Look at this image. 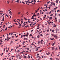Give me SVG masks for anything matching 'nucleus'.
<instances>
[{
  "label": "nucleus",
  "instance_id": "obj_57",
  "mask_svg": "<svg viewBox=\"0 0 60 60\" xmlns=\"http://www.w3.org/2000/svg\"><path fill=\"white\" fill-rule=\"evenodd\" d=\"M6 52H8V50H7L6 51Z\"/></svg>",
  "mask_w": 60,
  "mask_h": 60
},
{
  "label": "nucleus",
  "instance_id": "obj_7",
  "mask_svg": "<svg viewBox=\"0 0 60 60\" xmlns=\"http://www.w3.org/2000/svg\"><path fill=\"white\" fill-rule=\"evenodd\" d=\"M4 41V39H2L1 40V41H0V42H3V41Z\"/></svg>",
  "mask_w": 60,
  "mask_h": 60
},
{
  "label": "nucleus",
  "instance_id": "obj_35",
  "mask_svg": "<svg viewBox=\"0 0 60 60\" xmlns=\"http://www.w3.org/2000/svg\"><path fill=\"white\" fill-rule=\"evenodd\" d=\"M26 36V35H23V36H24V37H25Z\"/></svg>",
  "mask_w": 60,
  "mask_h": 60
},
{
  "label": "nucleus",
  "instance_id": "obj_28",
  "mask_svg": "<svg viewBox=\"0 0 60 60\" xmlns=\"http://www.w3.org/2000/svg\"><path fill=\"white\" fill-rule=\"evenodd\" d=\"M27 50H29V48H27Z\"/></svg>",
  "mask_w": 60,
  "mask_h": 60
},
{
  "label": "nucleus",
  "instance_id": "obj_43",
  "mask_svg": "<svg viewBox=\"0 0 60 60\" xmlns=\"http://www.w3.org/2000/svg\"><path fill=\"white\" fill-rule=\"evenodd\" d=\"M21 38H22V37H23V35H21Z\"/></svg>",
  "mask_w": 60,
  "mask_h": 60
},
{
  "label": "nucleus",
  "instance_id": "obj_17",
  "mask_svg": "<svg viewBox=\"0 0 60 60\" xmlns=\"http://www.w3.org/2000/svg\"><path fill=\"white\" fill-rule=\"evenodd\" d=\"M30 48H33V47H32V46L31 45H30Z\"/></svg>",
  "mask_w": 60,
  "mask_h": 60
},
{
  "label": "nucleus",
  "instance_id": "obj_38",
  "mask_svg": "<svg viewBox=\"0 0 60 60\" xmlns=\"http://www.w3.org/2000/svg\"><path fill=\"white\" fill-rule=\"evenodd\" d=\"M6 16H7V17H8V15H7V14H6Z\"/></svg>",
  "mask_w": 60,
  "mask_h": 60
},
{
  "label": "nucleus",
  "instance_id": "obj_41",
  "mask_svg": "<svg viewBox=\"0 0 60 60\" xmlns=\"http://www.w3.org/2000/svg\"><path fill=\"white\" fill-rule=\"evenodd\" d=\"M38 49H37L36 50V51H38Z\"/></svg>",
  "mask_w": 60,
  "mask_h": 60
},
{
  "label": "nucleus",
  "instance_id": "obj_34",
  "mask_svg": "<svg viewBox=\"0 0 60 60\" xmlns=\"http://www.w3.org/2000/svg\"><path fill=\"white\" fill-rule=\"evenodd\" d=\"M25 52V51L23 50L22 51V52H23V53H24Z\"/></svg>",
  "mask_w": 60,
  "mask_h": 60
},
{
  "label": "nucleus",
  "instance_id": "obj_59",
  "mask_svg": "<svg viewBox=\"0 0 60 60\" xmlns=\"http://www.w3.org/2000/svg\"><path fill=\"white\" fill-rule=\"evenodd\" d=\"M37 55H38V56H39V53H38L37 54Z\"/></svg>",
  "mask_w": 60,
  "mask_h": 60
},
{
  "label": "nucleus",
  "instance_id": "obj_8",
  "mask_svg": "<svg viewBox=\"0 0 60 60\" xmlns=\"http://www.w3.org/2000/svg\"><path fill=\"white\" fill-rule=\"evenodd\" d=\"M19 39H17V40H15V41H18V40H19Z\"/></svg>",
  "mask_w": 60,
  "mask_h": 60
},
{
  "label": "nucleus",
  "instance_id": "obj_27",
  "mask_svg": "<svg viewBox=\"0 0 60 60\" xmlns=\"http://www.w3.org/2000/svg\"><path fill=\"white\" fill-rule=\"evenodd\" d=\"M40 35L41 36H43V35L42 34H40Z\"/></svg>",
  "mask_w": 60,
  "mask_h": 60
},
{
  "label": "nucleus",
  "instance_id": "obj_45",
  "mask_svg": "<svg viewBox=\"0 0 60 60\" xmlns=\"http://www.w3.org/2000/svg\"><path fill=\"white\" fill-rule=\"evenodd\" d=\"M52 46H54V43H53L52 44Z\"/></svg>",
  "mask_w": 60,
  "mask_h": 60
},
{
  "label": "nucleus",
  "instance_id": "obj_42",
  "mask_svg": "<svg viewBox=\"0 0 60 60\" xmlns=\"http://www.w3.org/2000/svg\"><path fill=\"white\" fill-rule=\"evenodd\" d=\"M23 57L24 58H26V56H24Z\"/></svg>",
  "mask_w": 60,
  "mask_h": 60
},
{
  "label": "nucleus",
  "instance_id": "obj_51",
  "mask_svg": "<svg viewBox=\"0 0 60 60\" xmlns=\"http://www.w3.org/2000/svg\"><path fill=\"white\" fill-rule=\"evenodd\" d=\"M0 12H3V11H0Z\"/></svg>",
  "mask_w": 60,
  "mask_h": 60
},
{
  "label": "nucleus",
  "instance_id": "obj_53",
  "mask_svg": "<svg viewBox=\"0 0 60 60\" xmlns=\"http://www.w3.org/2000/svg\"><path fill=\"white\" fill-rule=\"evenodd\" d=\"M26 36L27 37L28 36V35H26Z\"/></svg>",
  "mask_w": 60,
  "mask_h": 60
},
{
  "label": "nucleus",
  "instance_id": "obj_30",
  "mask_svg": "<svg viewBox=\"0 0 60 60\" xmlns=\"http://www.w3.org/2000/svg\"><path fill=\"white\" fill-rule=\"evenodd\" d=\"M31 19H34V17H32L31 18Z\"/></svg>",
  "mask_w": 60,
  "mask_h": 60
},
{
  "label": "nucleus",
  "instance_id": "obj_11",
  "mask_svg": "<svg viewBox=\"0 0 60 60\" xmlns=\"http://www.w3.org/2000/svg\"><path fill=\"white\" fill-rule=\"evenodd\" d=\"M24 19L25 20H27V19H26V18H25Z\"/></svg>",
  "mask_w": 60,
  "mask_h": 60
},
{
  "label": "nucleus",
  "instance_id": "obj_61",
  "mask_svg": "<svg viewBox=\"0 0 60 60\" xmlns=\"http://www.w3.org/2000/svg\"><path fill=\"white\" fill-rule=\"evenodd\" d=\"M58 15H59V16H60V14H58Z\"/></svg>",
  "mask_w": 60,
  "mask_h": 60
},
{
  "label": "nucleus",
  "instance_id": "obj_23",
  "mask_svg": "<svg viewBox=\"0 0 60 60\" xmlns=\"http://www.w3.org/2000/svg\"><path fill=\"white\" fill-rule=\"evenodd\" d=\"M56 60H59V59L58 58H56Z\"/></svg>",
  "mask_w": 60,
  "mask_h": 60
},
{
  "label": "nucleus",
  "instance_id": "obj_48",
  "mask_svg": "<svg viewBox=\"0 0 60 60\" xmlns=\"http://www.w3.org/2000/svg\"><path fill=\"white\" fill-rule=\"evenodd\" d=\"M54 39V38H53V39H51V41H52V40H53V39Z\"/></svg>",
  "mask_w": 60,
  "mask_h": 60
},
{
  "label": "nucleus",
  "instance_id": "obj_62",
  "mask_svg": "<svg viewBox=\"0 0 60 60\" xmlns=\"http://www.w3.org/2000/svg\"><path fill=\"white\" fill-rule=\"evenodd\" d=\"M34 17V15H33V16H32V17Z\"/></svg>",
  "mask_w": 60,
  "mask_h": 60
},
{
  "label": "nucleus",
  "instance_id": "obj_63",
  "mask_svg": "<svg viewBox=\"0 0 60 60\" xmlns=\"http://www.w3.org/2000/svg\"><path fill=\"white\" fill-rule=\"evenodd\" d=\"M5 48H6V49H7V48L6 47Z\"/></svg>",
  "mask_w": 60,
  "mask_h": 60
},
{
  "label": "nucleus",
  "instance_id": "obj_37",
  "mask_svg": "<svg viewBox=\"0 0 60 60\" xmlns=\"http://www.w3.org/2000/svg\"><path fill=\"white\" fill-rule=\"evenodd\" d=\"M11 43H12V42H13V41H11Z\"/></svg>",
  "mask_w": 60,
  "mask_h": 60
},
{
  "label": "nucleus",
  "instance_id": "obj_19",
  "mask_svg": "<svg viewBox=\"0 0 60 60\" xmlns=\"http://www.w3.org/2000/svg\"><path fill=\"white\" fill-rule=\"evenodd\" d=\"M39 15V13H38L37 14V16H38V15Z\"/></svg>",
  "mask_w": 60,
  "mask_h": 60
},
{
  "label": "nucleus",
  "instance_id": "obj_46",
  "mask_svg": "<svg viewBox=\"0 0 60 60\" xmlns=\"http://www.w3.org/2000/svg\"><path fill=\"white\" fill-rule=\"evenodd\" d=\"M20 26H21V24H20L19 25Z\"/></svg>",
  "mask_w": 60,
  "mask_h": 60
},
{
  "label": "nucleus",
  "instance_id": "obj_25",
  "mask_svg": "<svg viewBox=\"0 0 60 60\" xmlns=\"http://www.w3.org/2000/svg\"><path fill=\"white\" fill-rule=\"evenodd\" d=\"M4 26H5V25H4V26H3V28H4L5 27H4Z\"/></svg>",
  "mask_w": 60,
  "mask_h": 60
},
{
  "label": "nucleus",
  "instance_id": "obj_32",
  "mask_svg": "<svg viewBox=\"0 0 60 60\" xmlns=\"http://www.w3.org/2000/svg\"><path fill=\"white\" fill-rule=\"evenodd\" d=\"M30 36H32V35L31 34H30Z\"/></svg>",
  "mask_w": 60,
  "mask_h": 60
},
{
  "label": "nucleus",
  "instance_id": "obj_24",
  "mask_svg": "<svg viewBox=\"0 0 60 60\" xmlns=\"http://www.w3.org/2000/svg\"><path fill=\"white\" fill-rule=\"evenodd\" d=\"M20 51L18 50L17 52H20Z\"/></svg>",
  "mask_w": 60,
  "mask_h": 60
},
{
  "label": "nucleus",
  "instance_id": "obj_36",
  "mask_svg": "<svg viewBox=\"0 0 60 60\" xmlns=\"http://www.w3.org/2000/svg\"><path fill=\"white\" fill-rule=\"evenodd\" d=\"M3 53H2L1 54V56H3Z\"/></svg>",
  "mask_w": 60,
  "mask_h": 60
},
{
  "label": "nucleus",
  "instance_id": "obj_5",
  "mask_svg": "<svg viewBox=\"0 0 60 60\" xmlns=\"http://www.w3.org/2000/svg\"><path fill=\"white\" fill-rule=\"evenodd\" d=\"M52 50H54V47H52Z\"/></svg>",
  "mask_w": 60,
  "mask_h": 60
},
{
  "label": "nucleus",
  "instance_id": "obj_13",
  "mask_svg": "<svg viewBox=\"0 0 60 60\" xmlns=\"http://www.w3.org/2000/svg\"><path fill=\"white\" fill-rule=\"evenodd\" d=\"M28 58H30V56L29 55H28Z\"/></svg>",
  "mask_w": 60,
  "mask_h": 60
},
{
  "label": "nucleus",
  "instance_id": "obj_39",
  "mask_svg": "<svg viewBox=\"0 0 60 60\" xmlns=\"http://www.w3.org/2000/svg\"><path fill=\"white\" fill-rule=\"evenodd\" d=\"M14 50L13 49H11V51H12V50Z\"/></svg>",
  "mask_w": 60,
  "mask_h": 60
},
{
  "label": "nucleus",
  "instance_id": "obj_16",
  "mask_svg": "<svg viewBox=\"0 0 60 60\" xmlns=\"http://www.w3.org/2000/svg\"><path fill=\"white\" fill-rule=\"evenodd\" d=\"M40 59H41V58H40V57H39L38 60H40Z\"/></svg>",
  "mask_w": 60,
  "mask_h": 60
},
{
  "label": "nucleus",
  "instance_id": "obj_1",
  "mask_svg": "<svg viewBox=\"0 0 60 60\" xmlns=\"http://www.w3.org/2000/svg\"><path fill=\"white\" fill-rule=\"evenodd\" d=\"M42 41H43V40H42L40 41L41 44H42Z\"/></svg>",
  "mask_w": 60,
  "mask_h": 60
},
{
  "label": "nucleus",
  "instance_id": "obj_12",
  "mask_svg": "<svg viewBox=\"0 0 60 60\" xmlns=\"http://www.w3.org/2000/svg\"><path fill=\"white\" fill-rule=\"evenodd\" d=\"M12 27V26H10V27H8V28H11V27Z\"/></svg>",
  "mask_w": 60,
  "mask_h": 60
},
{
  "label": "nucleus",
  "instance_id": "obj_52",
  "mask_svg": "<svg viewBox=\"0 0 60 60\" xmlns=\"http://www.w3.org/2000/svg\"><path fill=\"white\" fill-rule=\"evenodd\" d=\"M41 19V20H42V18H41L40 19Z\"/></svg>",
  "mask_w": 60,
  "mask_h": 60
},
{
  "label": "nucleus",
  "instance_id": "obj_58",
  "mask_svg": "<svg viewBox=\"0 0 60 60\" xmlns=\"http://www.w3.org/2000/svg\"><path fill=\"white\" fill-rule=\"evenodd\" d=\"M38 49H40V47H38Z\"/></svg>",
  "mask_w": 60,
  "mask_h": 60
},
{
  "label": "nucleus",
  "instance_id": "obj_26",
  "mask_svg": "<svg viewBox=\"0 0 60 60\" xmlns=\"http://www.w3.org/2000/svg\"><path fill=\"white\" fill-rule=\"evenodd\" d=\"M11 57H15V56H14L13 55V56H12Z\"/></svg>",
  "mask_w": 60,
  "mask_h": 60
},
{
  "label": "nucleus",
  "instance_id": "obj_15",
  "mask_svg": "<svg viewBox=\"0 0 60 60\" xmlns=\"http://www.w3.org/2000/svg\"><path fill=\"white\" fill-rule=\"evenodd\" d=\"M56 3H58V0H56Z\"/></svg>",
  "mask_w": 60,
  "mask_h": 60
},
{
  "label": "nucleus",
  "instance_id": "obj_10",
  "mask_svg": "<svg viewBox=\"0 0 60 60\" xmlns=\"http://www.w3.org/2000/svg\"><path fill=\"white\" fill-rule=\"evenodd\" d=\"M37 37L38 38H40V36H39V35H38V36H37Z\"/></svg>",
  "mask_w": 60,
  "mask_h": 60
},
{
  "label": "nucleus",
  "instance_id": "obj_54",
  "mask_svg": "<svg viewBox=\"0 0 60 60\" xmlns=\"http://www.w3.org/2000/svg\"><path fill=\"white\" fill-rule=\"evenodd\" d=\"M54 32V30H52V32Z\"/></svg>",
  "mask_w": 60,
  "mask_h": 60
},
{
  "label": "nucleus",
  "instance_id": "obj_44",
  "mask_svg": "<svg viewBox=\"0 0 60 60\" xmlns=\"http://www.w3.org/2000/svg\"><path fill=\"white\" fill-rule=\"evenodd\" d=\"M21 24H22L23 23V21H21Z\"/></svg>",
  "mask_w": 60,
  "mask_h": 60
},
{
  "label": "nucleus",
  "instance_id": "obj_56",
  "mask_svg": "<svg viewBox=\"0 0 60 60\" xmlns=\"http://www.w3.org/2000/svg\"><path fill=\"white\" fill-rule=\"evenodd\" d=\"M11 35H12V34H13V33H11Z\"/></svg>",
  "mask_w": 60,
  "mask_h": 60
},
{
  "label": "nucleus",
  "instance_id": "obj_18",
  "mask_svg": "<svg viewBox=\"0 0 60 60\" xmlns=\"http://www.w3.org/2000/svg\"><path fill=\"white\" fill-rule=\"evenodd\" d=\"M53 14H52L50 15V16H53Z\"/></svg>",
  "mask_w": 60,
  "mask_h": 60
},
{
  "label": "nucleus",
  "instance_id": "obj_9",
  "mask_svg": "<svg viewBox=\"0 0 60 60\" xmlns=\"http://www.w3.org/2000/svg\"><path fill=\"white\" fill-rule=\"evenodd\" d=\"M47 22H48L49 25H50V22H49L47 21Z\"/></svg>",
  "mask_w": 60,
  "mask_h": 60
},
{
  "label": "nucleus",
  "instance_id": "obj_14",
  "mask_svg": "<svg viewBox=\"0 0 60 60\" xmlns=\"http://www.w3.org/2000/svg\"><path fill=\"white\" fill-rule=\"evenodd\" d=\"M51 35H52V36H54V35L53 34H51Z\"/></svg>",
  "mask_w": 60,
  "mask_h": 60
},
{
  "label": "nucleus",
  "instance_id": "obj_4",
  "mask_svg": "<svg viewBox=\"0 0 60 60\" xmlns=\"http://www.w3.org/2000/svg\"><path fill=\"white\" fill-rule=\"evenodd\" d=\"M54 37H55V38H57V35H56L55 36H54Z\"/></svg>",
  "mask_w": 60,
  "mask_h": 60
},
{
  "label": "nucleus",
  "instance_id": "obj_40",
  "mask_svg": "<svg viewBox=\"0 0 60 60\" xmlns=\"http://www.w3.org/2000/svg\"><path fill=\"white\" fill-rule=\"evenodd\" d=\"M51 11H50V12H49V14H50L51 13Z\"/></svg>",
  "mask_w": 60,
  "mask_h": 60
},
{
  "label": "nucleus",
  "instance_id": "obj_55",
  "mask_svg": "<svg viewBox=\"0 0 60 60\" xmlns=\"http://www.w3.org/2000/svg\"><path fill=\"white\" fill-rule=\"evenodd\" d=\"M58 11H59V10H58L57 11V12H58Z\"/></svg>",
  "mask_w": 60,
  "mask_h": 60
},
{
  "label": "nucleus",
  "instance_id": "obj_29",
  "mask_svg": "<svg viewBox=\"0 0 60 60\" xmlns=\"http://www.w3.org/2000/svg\"><path fill=\"white\" fill-rule=\"evenodd\" d=\"M50 19H52V17H50Z\"/></svg>",
  "mask_w": 60,
  "mask_h": 60
},
{
  "label": "nucleus",
  "instance_id": "obj_60",
  "mask_svg": "<svg viewBox=\"0 0 60 60\" xmlns=\"http://www.w3.org/2000/svg\"><path fill=\"white\" fill-rule=\"evenodd\" d=\"M28 22H29V23H31V22H30L29 21Z\"/></svg>",
  "mask_w": 60,
  "mask_h": 60
},
{
  "label": "nucleus",
  "instance_id": "obj_6",
  "mask_svg": "<svg viewBox=\"0 0 60 60\" xmlns=\"http://www.w3.org/2000/svg\"><path fill=\"white\" fill-rule=\"evenodd\" d=\"M7 38L8 39V40H10V38H8V37H7Z\"/></svg>",
  "mask_w": 60,
  "mask_h": 60
},
{
  "label": "nucleus",
  "instance_id": "obj_2",
  "mask_svg": "<svg viewBox=\"0 0 60 60\" xmlns=\"http://www.w3.org/2000/svg\"><path fill=\"white\" fill-rule=\"evenodd\" d=\"M4 16L3 17V19H2V21H4Z\"/></svg>",
  "mask_w": 60,
  "mask_h": 60
},
{
  "label": "nucleus",
  "instance_id": "obj_50",
  "mask_svg": "<svg viewBox=\"0 0 60 60\" xmlns=\"http://www.w3.org/2000/svg\"><path fill=\"white\" fill-rule=\"evenodd\" d=\"M26 45H25V46H24L23 47V48H25V47H26Z\"/></svg>",
  "mask_w": 60,
  "mask_h": 60
},
{
  "label": "nucleus",
  "instance_id": "obj_22",
  "mask_svg": "<svg viewBox=\"0 0 60 60\" xmlns=\"http://www.w3.org/2000/svg\"><path fill=\"white\" fill-rule=\"evenodd\" d=\"M40 43V41H39L38 42V44H39V43Z\"/></svg>",
  "mask_w": 60,
  "mask_h": 60
},
{
  "label": "nucleus",
  "instance_id": "obj_64",
  "mask_svg": "<svg viewBox=\"0 0 60 60\" xmlns=\"http://www.w3.org/2000/svg\"><path fill=\"white\" fill-rule=\"evenodd\" d=\"M22 44H23V45H24L25 44L24 43H22Z\"/></svg>",
  "mask_w": 60,
  "mask_h": 60
},
{
  "label": "nucleus",
  "instance_id": "obj_31",
  "mask_svg": "<svg viewBox=\"0 0 60 60\" xmlns=\"http://www.w3.org/2000/svg\"><path fill=\"white\" fill-rule=\"evenodd\" d=\"M51 4H52V5L53 4H54V3H53V2H52L51 3Z\"/></svg>",
  "mask_w": 60,
  "mask_h": 60
},
{
  "label": "nucleus",
  "instance_id": "obj_21",
  "mask_svg": "<svg viewBox=\"0 0 60 60\" xmlns=\"http://www.w3.org/2000/svg\"><path fill=\"white\" fill-rule=\"evenodd\" d=\"M53 4L54 6H55V3H53Z\"/></svg>",
  "mask_w": 60,
  "mask_h": 60
},
{
  "label": "nucleus",
  "instance_id": "obj_49",
  "mask_svg": "<svg viewBox=\"0 0 60 60\" xmlns=\"http://www.w3.org/2000/svg\"><path fill=\"white\" fill-rule=\"evenodd\" d=\"M56 25H55L54 26V27H56Z\"/></svg>",
  "mask_w": 60,
  "mask_h": 60
},
{
  "label": "nucleus",
  "instance_id": "obj_33",
  "mask_svg": "<svg viewBox=\"0 0 60 60\" xmlns=\"http://www.w3.org/2000/svg\"><path fill=\"white\" fill-rule=\"evenodd\" d=\"M19 0H17L16 1L17 2H19Z\"/></svg>",
  "mask_w": 60,
  "mask_h": 60
},
{
  "label": "nucleus",
  "instance_id": "obj_47",
  "mask_svg": "<svg viewBox=\"0 0 60 60\" xmlns=\"http://www.w3.org/2000/svg\"><path fill=\"white\" fill-rule=\"evenodd\" d=\"M15 24H16V25H18V24H17V23H15Z\"/></svg>",
  "mask_w": 60,
  "mask_h": 60
},
{
  "label": "nucleus",
  "instance_id": "obj_20",
  "mask_svg": "<svg viewBox=\"0 0 60 60\" xmlns=\"http://www.w3.org/2000/svg\"><path fill=\"white\" fill-rule=\"evenodd\" d=\"M49 35V33H48L47 34H46V36H47V35Z\"/></svg>",
  "mask_w": 60,
  "mask_h": 60
},
{
  "label": "nucleus",
  "instance_id": "obj_3",
  "mask_svg": "<svg viewBox=\"0 0 60 60\" xmlns=\"http://www.w3.org/2000/svg\"><path fill=\"white\" fill-rule=\"evenodd\" d=\"M58 7H56V8H54V9L55 10V11H56V9H58Z\"/></svg>",
  "mask_w": 60,
  "mask_h": 60
}]
</instances>
